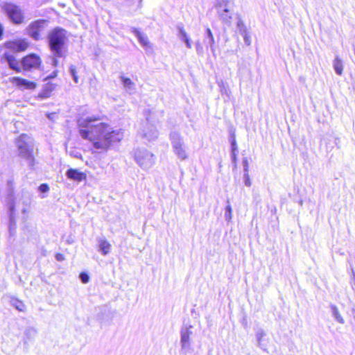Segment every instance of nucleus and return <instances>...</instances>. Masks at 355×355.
<instances>
[{
    "instance_id": "nucleus-24",
    "label": "nucleus",
    "mask_w": 355,
    "mask_h": 355,
    "mask_svg": "<svg viewBox=\"0 0 355 355\" xmlns=\"http://www.w3.org/2000/svg\"><path fill=\"white\" fill-rule=\"evenodd\" d=\"M122 83L123 87L129 90L132 91L135 89V84L134 83L128 78L121 77Z\"/></svg>"
},
{
    "instance_id": "nucleus-27",
    "label": "nucleus",
    "mask_w": 355,
    "mask_h": 355,
    "mask_svg": "<svg viewBox=\"0 0 355 355\" xmlns=\"http://www.w3.org/2000/svg\"><path fill=\"white\" fill-rule=\"evenodd\" d=\"M218 86L220 87V92L223 94H225L227 96H230V90L225 83H224L223 81H220V83H218Z\"/></svg>"
},
{
    "instance_id": "nucleus-44",
    "label": "nucleus",
    "mask_w": 355,
    "mask_h": 355,
    "mask_svg": "<svg viewBox=\"0 0 355 355\" xmlns=\"http://www.w3.org/2000/svg\"><path fill=\"white\" fill-rule=\"evenodd\" d=\"M57 76V71H54L51 75L46 77V79L53 78Z\"/></svg>"
},
{
    "instance_id": "nucleus-41",
    "label": "nucleus",
    "mask_w": 355,
    "mask_h": 355,
    "mask_svg": "<svg viewBox=\"0 0 355 355\" xmlns=\"http://www.w3.org/2000/svg\"><path fill=\"white\" fill-rule=\"evenodd\" d=\"M7 186H8V189L12 191L13 190V180H9L7 182Z\"/></svg>"
},
{
    "instance_id": "nucleus-31",
    "label": "nucleus",
    "mask_w": 355,
    "mask_h": 355,
    "mask_svg": "<svg viewBox=\"0 0 355 355\" xmlns=\"http://www.w3.org/2000/svg\"><path fill=\"white\" fill-rule=\"evenodd\" d=\"M69 71H70L71 76L73 78V80H74L75 83H77L78 82V77L77 76V72H76V67L74 66H73V65L70 66Z\"/></svg>"
},
{
    "instance_id": "nucleus-35",
    "label": "nucleus",
    "mask_w": 355,
    "mask_h": 355,
    "mask_svg": "<svg viewBox=\"0 0 355 355\" xmlns=\"http://www.w3.org/2000/svg\"><path fill=\"white\" fill-rule=\"evenodd\" d=\"M243 37L244 42L246 45L249 46L251 44L250 35L248 32L241 35Z\"/></svg>"
},
{
    "instance_id": "nucleus-28",
    "label": "nucleus",
    "mask_w": 355,
    "mask_h": 355,
    "mask_svg": "<svg viewBox=\"0 0 355 355\" xmlns=\"http://www.w3.org/2000/svg\"><path fill=\"white\" fill-rule=\"evenodd\" d=\"M227 205L225 207V220L229 222L232 218V207L230 204V202L227 201Z\"/></svg>"
},
{
    "instance_id": "nucleus-16",
    "label": "nucleus",
    "mask_w": 355,
    "mask_h": 355,
    "mask_svg": "<svg viewBox=\"0 0 355 355\" xmlns=\"http://www.w3.org/2000/svg\"><path fill=\"white\" fill-rule=\"evenodd\" d=\"M220 19L223 24L230 26L232 17L228 8H216Z\"/></svg>"
},
{
    "instance_id": "nucleus-42",
    "label": "nucleus",
    "mask_w": 355,
    "mask_h": 355,
    "mask_svg": "<svg viewBox=\"0 0 355 355\" xmlns=\"http://www.w3.org/2000/svg\"><path fill=\"white\" fill-rule=\"evenodd\" d=\"M184 42L185 43L186 46H187L188 49H191V40H190V38L187 39L186 40H184Z\"/></svg>"
},
{
    "instance_id": "nucleus-11",
    "label": "nucleus",
    "mask_w": 355,
    "mask_h": 355,
    "mask_svg": "<svg viewBox=\"0 0 355 355\" xmlns=\"http://www.w3.org/2000/svg\"><path fill=\"white\" fill-rule=\"evenodd\" d=\"M29 42L26 39H19L12 41H8L5 43V47L16 52L24 51L27 49Z\"/></svg>"
},
{
    "instance_id": "nucleus-3",
    "label": "nucleus",
    "mask_w": 355,
    "mask_h": 355,
    "mask_svg": "<svg viewBox=\"0 0 355 355\" xmlns=\"http://www.w3.org/2000/svg\"><path fill=\"white\" fill-rule=\"evenodd\" d=\"M17 155L27 164L30 170L34 171L38 162L35 157V144L32 137L22 134L15 140Z\"/></svg>"
},
{
    "instance_id": "nucleus-10",
    "label": "nucleus",
    "mask_w": 355,
    "mask_h": 355,
    "mask_svg": "<svg viewBox=\"0 0 355 355\" xmlns=\"http://www.w3.org/2000/svg\"><path fill=\"white\" fill-rule=\"evenodd\" d=\"M21 64L24 70L37 69L40 66L41 59L36 54L31 53L23 58Z\"/></svg>"
},
{
    "instance_id": "nucleus-22",
    "label": "nucleus",
    "mask_w": 355,
    "mask_h": 355,
    "mask_svg": "<svg viewBox=\"0 0 355 355\" xmlns=\"http://www.w3.org/2000/svg\"><path fill=\"white\" fill-rule=\"evenodd\" d=\"M256 338L257 341V345L259 347L262 349L263 351H266V348L265 346L261 343L262 338L266 336V333L263 329H259L256 332Z\"/></svg>"
},
{
    "instance_id": "nucleus-2",
    "label": "nucleus",
    "mask_w": 355,
    "mask_h": 355,
    "mask_svg": "<svg viewBox=\"0 0 355 355\" xmlns=\"http://www.w3.org/2000/svg\"><path fill=\"white\" fill-rule=\"evenodd\" d=\"M67 31L60 27H55L48 33L47 44L53 54L52 64L57 67L58 58H64L67 51Z\"/></svg>"
},
{
    "instance_id": "nucleus-20",
    "label": "nucleus",
    "mask_w": 355,
    "mask_h": 355,
    "mask_svg": "<svg viewBox=\"0 0 355 355\" xmlns=\"http://www.w3.org/2000/svg\"><path fill=\"white\" fill-rule=\"evenodd\" d=\"M37 334V331L33 327H28L24 331V343L33 339Z\"/></svg>"
},
{
    "instance_id": "nucleus-19",
    "label": "nucleus",
    "mask_w": 355,
    "mask_h": 355,
    "mask_svg": "<svg viewBox=\"0 0 355 355\" xmlns=\"http://www.w3.org/2000/svg\"><path fill=\"white\" fill-rule=\"evenodd\" d=\"M333 67L336 74L341 76L343 70V60L338 56H336L334 60Z\"/></svg>"
},
{
    "instance_id": "nucleus-36",
    "label": "nucleus",
    "mask_w": 355,
    "mask_h": 355,
    "mask_svg": "<svg viewBox=\"0 0 355 355\" xmlns=\"http://www.w3.org/2000/svg\"><path fill=\"white\" fill-rule=\"evenodd\" d=\"M196 49L198 55H202L203 54V47L199 41L196 42Z\"/></svg>"
},
{
    "instance_id": "nucleus-17",
    "label": "nucleus",
    "mask_w": 355,
    "mask_h": 355,
    "mask_svg": "<svg viewBox=\"0 0 355 355\" xmlns=\"http://www.w3.org/2000/svg\"><path fill=\"white\" fill-rule=\"evenodd\" d=\"M56 85L51 83H46L40 93L38 94V98L40 99H45L51 96L52 92L55 89Z\"/></svg>"
},
{
    "instance_id": "nucleus-21",
    "label": "nucleus",
    "mask_w": 355,
    "mask_h": 355,
    "mask_svg": "<svg viewBox=\"0 0 355 355\" xmlns=\"http://www.w3.org/2000/svg\"><path fill=\"white\" fill-rule=\"evenodd\" d=\"M331 311L333 317L334 319L339 323L343 324L345 322L343 318L340 314L338 309L336 306L331 304Z\"/></svg>"
},
{
    "instance_id": "nucleus-15",
    "label": "nucleus",
    "mask_w": 355,
    "mask_h": 355,
    "mask_svg": "<svg viewBox=\"0 0 355 355\" xmlns=\"http://www.w3.org/2000/svg\"><path fill=\"white\" fill-rule=\"evenodd\" d=\"M12 83L24 89H33L36 87V84L34 82L28 81L19 77L12 78Z\"/></svg>"
},
{
    "instance_id": "nucleus-45",
    "label": "nucleus",
    "mask_w": 355,
    "mask_h": 355,
    "mask_svg": "<svg viewBox=\"0 0 355 355\" xmlns=\"http://www.w3.org/2000/svg\"><path fill=\"white\" fill-rule=\"evenodd\" d=\"M352 286L354 290H355V272H353V278L352 280Z\"/></svg>"
},
{
    "instance_id": "nucleus-6",
    "label": "nucleus",
    "mask_w": 355,
    "mask_h": 355,
    "mask_svg": "<svg viewBox=\"0 0 355 355\" xmlns=\"http://www.w3.org/2000/svg\"><path fill=\"white\" fill-rule=\"evenodd\" d=\"M134 158L137 164L144 170L150 168L155 164V155L145 148L135 150Z\"/></svg>"
},
{
    "instance_id": "nucleus-32",
    "label": "nucleus",
    "mask_w": 355,
    "mask_h": 355,
    "mask_svg": "<svg viewBox=\"0 0 355 355\" xmlns=\"http://www.w3.org/2000/svg\"><path fill=\"white\" fill-rule=\"evenodd\" d=\"M231 151H238L234 133L231 135Z\"/></svg>"
},
{
    "instance_id": "nucleus-23",
    "label": "nucleus",
    "mask_w": 355,
    "mask_h": 355,
    "mask_svg": "<svg viewBox=\"0 0 355 355\" xmlns=\"http://www.w3.org/2000/svg\"><path fill=\"white\" fill-rule=\"evenodd\" d=\"M206 39L208 40L207 45L209 46L212 53H214V51H215L214 46V38L213 34L211 33V31L209 28H207L206 29Z\"/></svg>"
},
{
    "instance_id": "nucleus-46",
    "label": "nucleus",
    "mask_w": 355,
    "mask_h": 355,
    "mask_svg": "<svg viewBox=\"0 0 355 355\" xmlns=\"http://www.w3.org/2000/svg\"><path fill=\"white\" fill-rule=\"evenodd\" d=\"M55 258L58 261H62L64 259L63 255L61 254H57Z\"/></svg>"
},
{
    "instance_id": "nucleus-38",
    "label": "nucleus",
    "mask_w": 355,
    "mask_h": 355,
    "mask_svg": "<svg viewBox=\"0 0 355 355\" xmlns=\"http://www.w3.org/2000/svg\"><path fill=\"white\" fill-rule=\"evenodd\" d=\"M49 187L46 184H42L39 187V191L41 193H46V192L49 191Z\"/></svg>"
},
{
    "instance_id": "nucleus-7",
    "label": "nucleus",
    "mask_w": 355,
    "mask_h": 355,
    "mask_svg": "<svg viewBox=\"0 0 355 355\" xmlns=\"http://www.w3.org/2000/svg\"><path fill=\"white\" fill-rule=\"evenodd\" d=\"M49 24L46 19H37L31 22L25 29V33L35 41L42 39L41 33L44 31Z\"/></svg>"
},
{
    "instance_id": "nucleus-1",
    "label": "nucleus",
    "mask_w": 355,
    "mask_h": 355,
    "mask_svg": "<svg viewBox=\"0 0 355 355\" xmlns=\"http://www.w3.org/2000/svg\"><path fill=\"white\" fill-rule=\"evenodd\" d=\"M78 123L80 136L89 140L99 152H106L113 143L120 141L123 137L121 130H113L109 124L101 122L97 118L80 119Z\"/></svg>"
},
{
    "instance_id": "nucleus-12",
    "label": "nucleus",
    "mask_w": 355,
    "mask_h": 355,
    "mask_svg": "<svg viewBox=\"0 0 355 355\" xmlns=\"http://www.w3.org/2000/svg\"><path fill=\"white\" fill-rule=\"evenodd\" d=\"M130 31L137 37L139 44L144 49L147 50L148 49L151 48L148 37L144 33L140 32L137 28L135 27H130Z\"/></svg>"
},
{
    "instance_id": "nucleus-9",
    "label": "nucleus",
    "mask_w": 355,
    "mask_h": 355,
    "mask_svg": "<svg viewBox=\"0 0 355 355\" xmlns=\"http://www.w3.org/2000/svg\"><path fill=\"white\" fill-rule=\"evenodd\" d=\"M192 325H184L180 330V345L181 352L186 354L191 349V336L193 334Z\"/></svg>"
},
{
    "instance_id": "nucleus-25",
    "label": "nucleus",
    "mask_w": 355,
    "mask_h": 355,
    "mask_svg": "<svg viewBox=\"0 0 355 355\" xmlns=\"http://www.w3.org/2000/svg\"><path fill=\"white\" fill-rule=\"evenodd\" d=\"M177 28L178 30V37L182 41L184 42V40H186L187 39L189 38V37L188 36V35L187 34L185 30L184 29V27H183V25L182 24H178L177 26Z\"/></svg>"
},
{
    "instance_id": "nucleus-18",
    "label": "nucleus",
    "mask_w": 355,
    "mask_h": 355,
    "mask_svg": "<svg viewBox=\"0 0 355 355\" xmlns=\"http://www.w3.org/2000/svg\"><path fill=\"white\" fill-rule=\"evenodd\" d=\"M98 243L99 248L98 250L101 252L102 254L107 255L108 253H110L111 250V245L105 238L98 239Z\"/></svg>"
},
{
    "instance_id": "nucleus-33",
    "label": "nucleus",
    "mask_w": 355,
    "mask_h": 355,
    "mask_svg": "<svg viewBox=\"0 0 355 355\" xmlns=\"http://www.w3.org/2000/svg\"><path fill=\"white\" fill-rule=\"evenodd\" d=\"M15 211V205L14 203H10L9 205V217H10V225L14 222L13 213Z\"/></svg>"
},
{
    "instance_id": "nucleus-37",
    "label": "nucleus",
    "mask_w": 355,
    "mask_h": 355,
    "mask_svg": "<svg viewBox=\"0 0 355 355\" xmlns=\"http://www.w3.org/2000/svg\"><path fill=\"white\" fill-rule=\"evenodd\" d=\"M244 183H245V185L247 187L251 186V181H250L248 173H244Z\"/></svg>"
},
{
    "instance_id": "nucleus-29",
    "label": "nucleus",
    "mask_w": 355,
    "mask_h": 355,
    "mask_svg": "<svg viewBox=\"0 0 355 355\" xmlns=\"http://www.w3.org/2000/svg\"><path fill=\"white\" fill-rule=\"evenodd\" d=\"M12 304L16 309L19 311H24L25 309V305L24 303L18 300H12Z\"/></svg>"
},
{
    "instance_id": "nucleus-34",
    "label": "nucleus",
    "mask_w": 355,
    "mask_h": 355,
    "mask_svg": "<svg viewBox=\"0 0 355 355\" xmlns=\"http://www.w3.org/2000/svg\"><path fill=\"white\" fill-rule=\"evenodd\" d=\"M79 278L83 284H87L89 281V276L85 272H80Z\"/></svg>"
},
{
    "instance_id": "nucleus-26",
    "label": "nucleus",
    "mask_w": 355,
    "mask_h": 355,
    "mask_svg": "<svg viewBox=\"0 0 355 355\" xmlns=\"http://www.w3.org/2000/svg\"><path fill=\"white\" fill-rule=\"evenodd\" d=\"M231 2L232 0H215V8H228V6Z\"/></svg>"
},
{
    "instance_id": "nucleus-8",
    "label": "nucleus",
    "mask_w": 355,
    "mask_h": 355,
    "mask_svg": "<svg viewBox=\"0 0 355 355\" xmlns=\"http://www.w3.org/2000/svg\"><path fill=\"white\" fill-rule=\"evenodd\" d=\"M150 112L151 111L150 110H144V115L146 116V124L143 129H140L139 130V135L143 138L146 139L149 141L156 139L159 135L158 130L155 126L153 124H150Z\"/></svg>"
},
{
    "instance_id": "nucleus-43",
    "label": "nucleus",
    "mask_w": 355,
    "mask_h": 355,
    "mask_svg": "<svg viewBox=\"0 0 355 355\" xmlns=\"http://www.w3.org/2000/svg\"><path fill=\"white\" fill-rule=\"evenodd\" d=\"M47 117L50 120H53L55 116V113H49L46 114Z\"/></svg>"
},
{
    "instance_id": "nucleus-47",
    "label": "nucleus",
    "mask_w": 355,
    "mask_h": 355,
    "mask_svg": "<svg viewBox=\"0 0 355 355\" xmlns=\"http://www.w3.org/2000/svg\"><path fill=\"white\" fill-rule=\"evenodd\" d=\"M3 33V28L2 24L0 23V39L1 38Z\"/></svg>"
},
{
    "instance_id": "nucleus-39",
    "label": "nucleus",
    "mask_w": 355,
    "mask_h": 355,
    "mask_svg": "<svg viewBox=\"0 0 355 355\" xmlns=\"http://www.w3.org/2000/svg\"><path fill=\"white\" fill-rule=\"evenodd\" d=\"M243 166L244 173H248V161L247 158H244L243 159Z\"/></svg>"
},
{
    "instance_id": "nucleus-48",
    "label": "nucleus",
    "mask_w": 355,
    "mask_h": 355,
    "mask_svg": "<svg viewBox=\"0 0 355 355\" xmlns=\"http://www.w3.org/2000/svg\"><path fill=\"white\" fill-rule=\"evenodd\" d=\"M336 144L338 145V141H339V138H336Z\"/></svg>"
},
{
    "instance_id": "nucleus-5",
    "label": "nucleus",
    "mask_w": 355,
    "mask_h": 355,
    "mask_svg": "<svg viewBox=\"0 0 355 355\" xmlns=\"http://www.w3.org/2000/svg\"><path fill=\"white\" fill-rule=\"evenodd\" d=\"M2 10L12 24L19 25L24 23V13L19 6L6 2L2 6Z\"/></svg>"
},
{
    "instance_id": "nucleus-14",
    "label": "nucleus",
    "mask_w": 355,
    "mask_h": 355,
    "mask_svg": "<svg viewBox=\"0 0 355 355\" xmlns=\"http://www.w3.org/2000/svg\"><path fill=\"white\" fill-rule=\"evenodd\" d=\"M3 58L8 62L10 69L15 71L17 73L21 72V68L19 65V63L13 55L8 53H5L3 55Z\"/></svg>"
},
{
    "instance_id": "nucleus-30",
    "label": "nucleus",
    "mask_w": 355,
    "mask_h": 355,
    "mask_svg": "<svg viewBox=\"0 0 355 355\" xmlns=\"http://www.w3.org/2000/svg\"><path fill=\"white\" fill-rule=\"evenodd\" d=\"M237 29L241 35L248 32L246 26L241 19L237 21Z\"/></svg>"
},
{
    "instance_id": "nucleus-40",
    "label": "nucleus",
    "mask_w": 355,
    "mask_h": 355,
    "mask_svg": "<svg viewBox=\"0 0 355 355\" xmlns=\"http://www.w3.org/2000/svg\"><path fill=\"white\" fill-rule=\"evenodd\" d=\"M238 151H231V159L232 163H234L235 165L236 164V155H237Z\"/></svg>"
},
{
    "instance_id": "nucleus-13",
    "label": "nucleus",
    "mask_w": 355,
    "mask_h": 355,
    "mask_svg": "<svg viewBox=\"0 0 355 355\" xmlns=\"http://www.w3.org/2000/svg\"><path fill=\"white\" fill-rule=\"evenodd\" d=\"M66 176L69 180L76 181L78 182H80L83 180H85L87 178V175L85 173H83L78 169L75 168H69L66 172Z\"/></svg>"
},
{
    "instance_id": "nucleus-4",
    "label": "nucleus",
    "mask_w": 355,
    "mask_h": 355,
    "mask_svg": "<svg viewBox=\"0 0 355 355\" xmlns=\"http://www.w3.org/2000/svg\"><path fill=\"white\" fill-rule=\"evenodd\" d=\"M169 139L173 151L177 157L182 161L187 159L188 158L187 146L181 134L178 131H171L169 134Z\"/></svg>"
}]
</instances>
